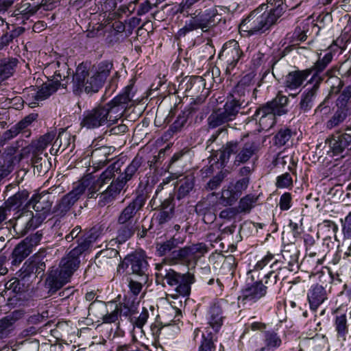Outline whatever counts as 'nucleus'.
Wrapping results in <instances>:
<instances>
[{
  "label": "nucleus",
  "instance_id": "a18cd8bd",
  "mask_svg": "<svg viewBox=\"0 0 351 351\" xmlns=\"http://www.w3.org/2000/svg\"><path fill=\"white\" fill-rule=\"evenodd\" d=\"M257 197L254 195H247L242 197L239 203L237 209L240 213H249L251 209L254 206L257 201Z\"/></svg>",
  "mask_w": 351,
  "mask_h": 351
},
{
  "label": "nucleus",
  "instance_id": "69168bd1",
  "mask_svg": "<svg viewBox=\"0 0 351 351\" xmlns=\"http://www.w3.org/2000/svg\"><path fill=\"white\" fill-rule=\"evenodd\" d=\"M279 206L282 210H287L291 206V195L289 193H285L280 196Z\"/></svg>",
  "mask_w": 351,
  "mask_h": 351
},
{
  "label": "nucleus",
  "instance_id": "6ab92c4d",
  "mask_svg": "<svg viewBox=\"0 0 351 351\" xmlns=\"http://www.w3.org/2000/svg\"><path fill=\"white\" fill-rule=\"evenodd\" d=\"M192 337L197 346V351H215L217 336L211 335L210 332H204L199 328H195Z\"/></svg>",
  "mask_w": 351,
  "mask_h": 351
},
{
  "label": "nucleus",
  "instance_id": "ea45409f",
  "mask_svg": "<svg viewBox=\"0 0 351 351\" xmlns=\"http://www.w3.org/2000/svg\"><path fill=\"white\" fill-rule=\"evenodd\" d=\"M239 197V193L233 189L232 185L222 190L220 202L225 206H232Z\"/></svg>",
  "mask_w": 351,
  "mask_h": 351
},
{
  "label": "nucleus",
  "instance_id": "de8ad7c7",
  "mask_svg": "<svg viewBox=\"0 0 351 351\" xmlns=\"http://www.w3.org/2000/svg\"><path fill=\"white\" fill-rule=\"evenodd\" d=\"M194 186V182L193 178H186L180 182L178 188V199L184 198L187 195L190 191H192Z\"/></svg>",
  "mask_w": 351,
  "mask_h": 351
},
{
  "label": "nucleus",
  "instance_id": "8fccbe9b",
  "mask_svg": "<svg viewBox=\"0 0 351 351\" xmlns=\"http://www.w3.org/2000/svg\"><path fill=\"white\" fill-rule=\"evenodd\" d=\"M141 158L138 157H135L132 162L127 167L125 170V175L121 174L120 176L126 181L129 180L134 173L136 171L138 168L141 166Z\"/></svg>",
  "mask_w": 351,
  "mask_h": 351
},
{
  "label": "nucleus",
  "instance_id": "7ed1b4c3",
  "mask_svg": "<svg viewBox=\"0 0 351 351\" xmlns=\"http://www.w3.org/2000/svg\"><path fill=\"white\" fill-rule=\"evenodd\" d=\"M91 245L89 239H84L78 242V245L71 250L59 264V267L51 271L47 282L51 289L55 290L60 289L67 283L74 272L80 265V256L88 250Z\"/></svg>",
  "mask_w": 351,
  "mask_h": 351
},
{
  "label": "nucleus",
  "instance_id": "7c9ffc66",
  "mask_svg": "<svg viewBox=\"0 0 351 351\" xmlns=\"http://www.w3.org/2000/svg\"><path fill=\"white\" fill-rule=\"evenodd\" d=\"M29 194L27 191H22L16 193L12 197H9L4 203V206L6 208H8L9 211L17 210V213H19V208L23 205L27 201Z\"/></svg>",
  "mask_w": 351,
  "mask_h": 351
},
{
  "label": "nucleus",
  "instance_id": "2eb2a0df",
  "mask_svg": "<svg viewBox=\"0 0 351 351\" xmlns=\"http://www.w3.org/2000/svg\"><path fill=\"white\" fill-rule=\"evenodd\" d=\"M24 140H18L10 146H8L3 153L4 163L7 167H11L19 164L23 158L28 157L25 147Z\"/></svg>",
  "mask_w": 351,
  "mask_h": 351
},
{
  "label": "nucleus",
  "instance_id": "603ef678",
  "mask_svg": "<svg viewBox=\"0 0 351 351\" xmlns=\"http://www.w3.org/2000/svg\"><path fill=\"white\" fill-rule=\"evenodd\" d=\"M187 247L193 258V260H195L200 256L204 255L208 251L206 245L203 243L193 244Z\"/></svg>",
  "mask_w": 351,
  "mask_h": 351
},
{
  "label": "nucleus",
  "instance_id": "052dcab7",
  "mask_svg": "<svg viewBox=\"0 0 351 351\" xmlns=\"http://www.w3.org/2000/svg\"><path fill=\"white\" fill-rule=\"evenodd\" d=\"M239 213V209L236 207H230L221 210L219 213V218L226 221L234 219Z\"/></svg>",
  "mask_w": 351,
  "mask_h": 351
},
{
  "label": "nucleus",
  "instance_id": "a878e982",
  "mask_svg": "<svg viewBox=\"0 0 351 351\" xmlns=\"http://www.w3.org/2000/svg\"><path fill=\"white\" fill-rule=\"evenodd\" d=\"M69 70V69L66 63L61 64L59 62H51L45 68L47 73H49L51 71H53L51 82L56 84L58 87L66 86L64 84H61L60 82L68 77Z\"/></svg>",
  "mask_w": 351,
  "mask_h": 351
},
{
  "label": "nucleus",
  "instance_id": "bb28decb",
  "mask_svg": "<svg viewBox=\"0 0 351 351\" xmlns=\"http://www.w3.org/2000/svg\"><path fill=\"white\" fill-rule=\"evenodd\" d=\"M319 86L318 84H313L311 88L305 89L301 95L299 106L303 112L309 111L313 107L317 95Z\"/></svg>",
  "mask_w": 351,
  "mask_h": 351
},
{
  "label": "nucleus",
  "instance_id": "a19ab883",
  "mask_svg": "<svg viewBox=\"0 0 351 351\" xmlns=\"http://www.w3.org/2000/svg\"><path fill=\"white\" fill-rule=\"evenodd\" d=\"M47 154H45L44 157L40 155H32V162L33 164L34 171H36L39 174L46 173L50 167Z\"/></svg>",
  "mask_w": 351,
  "mask_h": 351
},
{
  "label": "nucleus",
  "instance_id": "f03ea898",
  "mask_svg": "<svg viewBox=\"0 0 351 351\" xmlns=\"http://www.w3.org/2000/svg\"><path fill=\"white\" fill-rule=\"evenodd\" d=\"M53 198L47 191L34 194L25 205V208L10 221L15 220L14 227L24 226L25 230L36 228L50 213Z\"/></svg>",
  "mask_w": 351,
  "mask_h": 351
},
{
  "label": "nucleus",
  "instance_id": "b1692460",
  "mask_svg": "<svg viewBox=\"0 0 351 351\" xmlns=\"http://www.w3.org/2000/svg\"><path fill=\"white\" fill-rule=\"evenodd\" d=\"M38 12V7L32 5L30 3L21 1L17 3L14 10L11 14V17L15 19L16 21H22L24 25L31 16H34Z\"/></svg>",
  "mask_w": 351,
  "mask_h": 351
},
{
  "label": "nucleus",
  "instance_id": "f3484780",
  "mask_svg": "<svg viewBox=\"0 0 351 351\" xmlns=\"http://www.w3.org/2000/svg\"><path fill=\"white\" fill-rule=\"evenodd\" d=\"M131 266L132 274L142 278L143 282H147L149 276V264L144 254L135 253L126 258Z\"/></svg>",
  "mask_w": 351,
  "mask_h": 351
},
{
  "label": "nucleus",
  "instance_id": "338daca9",
  "mask_svg": "<svg viewBox=\"0 0 351 351\" xmlns=\"http://www.w3.org/2000/svg\"><path fill=\"white\" fill-rule=\"evenodd\" d=\"M43 234L39 232L29 235L23 240L32 250L34 246L37 245L42 239Z\"/></svg>",
  "mask_w": 351,
  "mask_h": 351
},
{
  "label": "nucleus",
  "instance_id": "774afa93",
  "mask_svg": "<svg viewBox=\"0 0 351 351\" xmlns=\"http://www.w3.org/2000/svg\"><path fill=\"white\" fill-rule=\"evenodd\" d=\"M147 282H143L142 278H140L139 281H136L134 280H130L129 282V288L130 291L134 295H137L140 293L142 290L143 284L146 283Z\"/></svg>",
  "mask_w": 351,
  "mask_h": 351
},
{
  "label": "nucleus",
  "instance_id": "680f3d73",
  "mask_svg": "<svg viewBox=\"0 0 351 351\" xmlns=\"http://www.w3.org/2000/svg\"><path fill=\"white\" fill-rule=\"evenodd\" d=\"M99 197L98 205L101 207L106 206L110 202V184H107L106 187L99 193L95 198Z\"/></svg>",
  "mask_w": 351,
  "mask_h": 351
},
{
  "label": "nucleus",
  "instance_id": "6e6552de",
  "mask_svg": "<svg viewBox=\"0 0 351 351\" xmlns=\"http://www.w3.org/2000/svg\"><path fill=\"white\" fill-rule=\"evenodd\" d=\"M110 113V103L85 110L80 118V125L86 129L98 128L107 122Z\"/></svg>",
  "mask_w": 351,
  "mask_h": 351
},
{
  "label": "nucleus",
  "instance_id": "49530a36",
  "mask_svg": "<svg viewBox=\"0 0 351 351\" xmlns=\"http://www.w3.org/2000/svg\"><path fill=\"white\" fill-rule=\"evenodd\" d=\"M347 117V112L343 109H338L332 117L327 121L326 128L332 129L343 122Z\"/></svg>",
  "mask_w": 351,
  "mask_h": 351
},
{
  "label": "nucleus",
  "instance_id": "473e14b6",
  "mask_svg": "<svg viewBox=\"0 0 351 351\" xmlns=\"http://www.w3.org/2000/svg\"><path fill=\"white\" fill-rule=\"evenodd\" d=\"M32 252L25 242L22 241L13 250L12 253V265H19Z\"/></svg>",
  "mask_w": 351,
  "mask_h": 351
},
{
  "label": "nucleus",
  "instance_id": "4be33fe9",
  "mask_svg": "<svg viewBox=\"0 0 351 351\" xmlns=\"http://www.w3.org/2000/svg\"><path fill=\"white\" fill-rule=\"evenodd\" d=\"M25 314L24 310L18 309L0 319V339L8 336L13 330L14 324L22 319Z\"/></svg>",
  "mask_w": 351,
  "mask_h": 351
},
{
  "label": "nucleus",
  "instance_id": "f704fd0d",
  "mask_svg": "<svg viewBox=\"0 0 351 351\" xmlns=\"http://www.w3.org/2000/svg\"><path fill=\"white\" fill-rule=\"evenodd\" d=\"M135 312V306L129 301L123 303L115 304L114 309L111 312V323L114 322L118 317H127Z\"/></svg>",
  "mask_w": 351,
  "mask_h": 351
},
{
  "label": "nucleus",
  "instance_id": "412c9836",
  "mask_svg": "<svg viewBox=\"0 0 351 351\" xmlns=\"http://www.w3.org/2000/svg\"><path fill=\"white\" fill-rule=\"evenodd\" d=\"M56 135V131L53 130L40 136L37 141L25 147V152L27 156L32 155H41L46 147L53 141Z\"/></svg>",
  "mask_w": 351,
  "mask_h": 351
},
{
  "label": "nucleus",
  "instance_id": "39448f33",
  "mask_svg": "<svg viewBox=\"0 0 351 351\" xmlns=\"http://www.w3.org/2000/svg\"><path fill=\"white\" fill-rule=\"evenodd\" d=\"M88 64L82 62L76 68L73 75L72 88L75 95H80L83 90L89 93H96L103 86L106 73L105 69L90 76Z\"/></svg>",
  "mask_w": 351,
  "mask_h": 351
},
{
  "label": "nucleus",
  "instance_id": "37998d69",
  "mask_svg": "<svg viewBox=\"0 0 351 351\" xmlns=\"http://www.w3.org/2000/svg\"><path fill=\"white\" fill-rule=\"evenodd\" d=\"M76 201L68 193L65 195L54 207V212L58 215H64L74 205Z\"/></svg>",
  "mask_w": 351,
  "mask_h": 351
},
{
  "label": "nucleus",
  "instance_id": "3c124183",
  "mask_svg": "<svg viewBox=\"0 0 351 351\" xmlns=\"http://www.w3.org/2000/svg\"><path fill=\"white\" fill-rule=\"evenodd\" d=\"M221 130H217L215 134H213L209 139H208L206 142V150H208L209 152L214 153L216 152V154L215 156L217 158V163L220 161L219 160V156H220V152L223 150V147L221 149H215V146H213V144L217 141L219 134L221 133ZM216 148H218V146H217Z\"/></svg>",
  "mask_w": 351,
  "mask_h": 351
},
{
  "label": "nucleus",
  "instance_id": "f8f14e48",
  "mask_svg": "<svg viewBox=\"0 0 351 351\" xmlns=\"http://www.w3.org/2000/svg\"><path fill=\"white\" fill-rule=\"evenodd\" d=\"M309 30L308 23H300L295 27L293 31L287 34L282 40V46L284 47L282 51V56H285L293 50L294 47L299 45L307 38V33Z\"/></svg>",
  "mask_w": 351,
  "mask_h": 351
},
{
  "label": "nucleus",
  "instance_id": "a211bd4d",
  "mask_svg": "<svg viewBox=\"0 0 351 351\" xmlns=\"http://www.w3.org/2000/svg\"><path fill=\"white\" fill-rule=\"evenodd\" d=\"M243 55L239 43L235 40L226 42L222 48L219 56L224 57L227 62V69L232 70L237 64Z\"/></svg>",
  "mask_w": 351,
  "mask_h": 351
},
{
  "label": "nucleus",
  "instance_id": "0e129e2a",
  "mask_svg": "<svg viewBox=\"0 0 351 351\" xmlns=\"http://www.w3.org/2000/svg\"><path fill=\"white\" fill-rule=\"evenodd\" d=\"M126 161V156L120 154L119 156L111 159V171L117 172Z\"/></svg>",
  "mask_w": 351,
  "mask_h": 351
},
{
  "label": "nucleus",
  "instance_id": "0eeeda50",
  "mask_svg": "<svg viewBox=\"0 0 351 351\" xmlns=\"http://www.w3.org/2000/svg\"><path fill=\"white\" fill-rule=\"evenodd\" d=\"M286 96L278 95L273 100L256 109L254 117L258 119L259 132L268 131L275 124L276 116H280L287 112L285 108L288 103Z\"/></svg>",
  "mask_w": 351,
  "mask_h": 351
},
{
  "label": "nucleus",
  "instance_id": "4d7b16f0",
  "mask_svg": "<svg viewBox=\"0 0 351 351\" xmlns=\"http://www.w3.org/2000/svg\"><path fill=\"white\" fill-rule=\"evenodd\" d=\"M293 185V180L290 173L286 172L276 178V186L277 188H289Z\"/></svg>",
  "mask_w": 351,
  "mask_h": 351
},
{
  "label": "nucleus",
  "instance_id": "cd10ccee",
  "mask_svg": "<svg viewBox=\"0 0 351 351\" xmlns=\"http://www.w3.org/2000/svg\"><path fill=\"white\" fill-rule=\"evenodd\" d=\"M193 261L188 247L172 251L163 261L170 265H189Z\"/></svg>",
  "mask_w": 351,
  "mask_h": 351
},
{
  "label": "nucleus",
  "instance_id": "c756f323",
  "mask_svg": "<svg viewBox=\"0 0 351 351\" xmlns=\"http://www.w3.org/2000/svg\"><path fill=\"white\" fill-rule=\"evenodd\" d=\"M181 279L176 285L173 287L177 294L182 296H188L191 293V286L195 282V277L190 273L182 274Z\"/></svg>",
  "mask_w": 351,
  "mask_h": 351
},
{
  "label": "nucleus",
  "instance_id": "4c0bfd02",
  "mask_svg": "<svg viewBox=\"0 0 351 351\" xmlns=\"http://www.w3.org/2000/svg\"><path fill=\"white\" fill-rule=\"evenodd\" d=\"M125 26L122 21H115L111 25V44L123 41L128 35L125 31Z\"/></svg>",
  "mask_w": 351,
  "mask_h": 351
},
{
  "label": "nucleus",
  "instance_id": "2f4dec72",
  "mask_svg": "<svg viewBox=\"0 0 351 351\" xmlns=\"http://www.w3.org/2000/svg\"><path fill=\"white\" fill-rule=\"evenodd\" d=\"M335 328L337 332V339L341 345H343V343L346 340V335L348 332L347 317L345 313L336 316L335 319Z\"/></svg>",
  "mask_w": 351,
  "mask_h": 351
},
{
  "label": "nucleus",
  "instance_id": "c85d7f7f",
  "mask_svg": "<svg viewBox=\"0 0 351 351\" xmlns=\"http://www.w3.org/2000/svg\"><path fill=\"white\" fill-rule=\"evenodd\" d=\"M145 200L143 197L138 196L135 198L120 214L118 221L121 224L127 223L133 217L135 213L144 205Z\"/></svg>",
  "mask_w": 351,
  "mask_h": 351
},
{
  "label": "nucleus",
  "instance_id": "423d86ee",
  "mask_svg": "<svg viewBox=\"0 0 351 351\" xmlns=\"http://www.w3.org/2000/svg\"><path fill=\"white\" fill-rule=\"evenodd\" d=\"M261 145L258 139L249 140L239 145L237 141L228 142L220 152V165L227 162L231 154H236L234 164L237 166L249 161L260 150Z\"/></svg>",
  "mask_w": 351,
  "mask_h": 351
},
{
  "label": "nucleus",
  "instance_id": "6e6d98bb",
  "mask_svg": "<svg viewBox=\"0 0 351 351\" xmlns=\"http://www.w3.org/2000/svg\"><path fill=\"white\" fill-rule=\"evenodd\" d=\"M132 234L131 228L128 225L124 226L119 229L118 235L115 239H111V242L114 241L115 243L119 244L125 242Z\"/></svg>",
  "mask_w": 351,
  "mask_h": 351
},
{
  "label": "nucleus",
  "instance_id": "dca6fc26",
  "mask_svg": "<svg viewBox=\"0 0 351 351\" xmlns=\"http://www.w3.org/2000/svg\"><path fill=\"white\" fill-rule=\"evenodd\" d=\"M155 277L158 284L165 286L166 283L173 287L176 285L181 278L182 274L178 273L167 265L165 261L155 264Z\"/></svg>",
  "mask_w": 351,
  "mask_h": 351
},
{
  "label": "nucleus",
  "instance_id": "79ce46f5",
  "mask_svg": "<svg viewBox=\"0 0 351 351\" xmlns=\"http://www.w3.org/2000/svg\"><path fill=\"white\" fill-rule=\"evenodd\" d=\"M327 66L328 65L322 62V61L319 59L312 67L307 69L306 70L311 71V74L313 73V76L308 81V83L319 85L320 82L324 80L319 74L326 68Z\"/></svg>",
  "mask_w": 351,
  "mask_h": 351
},
{
  "label": "nucleus",
  "instance_id": "5fc2aeb1",
  "mask_svg": "<svg viewBox=\"0 0 351 351\" xmlns=\"http://www.w3.org/2000/svg\"><path fill=\"white\" fill-rule=\"evenodd\" d=\"M223 108L234 120L240 109V104H239V101L232 99L231 101H227Z\"/></svg>",
  "mask_w": 351,
  "mask_h": 351
},
{
  "label": "nucleus",
  "instance_id": "58836bf2",
  "mask_svg": "<svg viewBox=\"0 0 351 351\" xmlns=\"http://www.w3.org/2000/svg\"><path fill=\"white\" fill-rule=\"evenodd\" d=\"M178 241L173 237L166 241L157 242L156 243V254L159 256H164L168 253L170 254L171 250L178 247Z\"/></svg>",
  "mask_w": 351,
  "mask_h": 351
},
{
  "label": "nucleus",
  "instance_id": "c03bdc74",
  "mask_svg": "<svg viewBox=\"0 0 351 351\" xmlns=\"http://www.w3.org/2000/svg\"><path fill=\"white\" fill-rule=\"evenodd\" d=\"M292 136V132L288 128H282L278 130L274 137V143L278 147L287 145Z\"/></svg>",
  "mask_w": 351,
  "mask_h": 351
},
{
  "label": "nucleus",
  "instance_id": "393cba45",
  "mask_svg": "<svg viewBox=\"0 0 351 351\" xmlns=\"http://www.w3.org/2000/svg\"><path fill=\"white\" fill-rule=\"evenodd\" d=\"M330 145L335 155L348 152L351 150V135L346 133H337L332 136Z\"/></svg>",
  "mask_w": 351,
  "mask_h": 351
},
{
  "label": "nucleus",
  "instance_id": "f257e3e1",
  "mask_svg": "<svg viewBox=\"0 0 351 351\" xmlns=\"http://www.w3.org/2000/svg\"><path fill=\"white\" fill-rule=\"evenodd\" d=\"M285 11L282 1L270 7L263 3L242 20L239 27V32L245 36L263 34L277 22Z\"/></svg>",
  "mask_w": 351,
  "mask_h": 351
},
{
  "label": "nucleus",
  "instance_id": "13d9d810",
  "mask_svg": "<svg viewBox=\"0 0 351 351\" xmlns=\"http://www.w3.org/2000/svg\"><path fill=\"white\" fill-rule=\"evenodd\" d=\"M126 182L125 179L121 176H119L114 182H111V199L115 198L121 193Z\"/></svg>",
  "mask_w": 351,
  "mask_h": 351
},
{
  "label": "nucleus",
  "instance_id": "20e7f679",
  "mask_svg": "<svg viewBox=\"0 0 351 351\" xmlns=\"http://www.w3.org/2000/svg\"><path fill=\"white\" fill-rule=\"evenodd\" d=\"M133 88V84L128 85L121 93L111 100V136H117L118 134H121L119 136L118 142L112 141L115 145L111 146V148L113 147L114 149L117 147L121 148L125 145V139L123 134L126 132L128 127L124 124H119L114 127L112 125L122 117L126 108V104L133 98L134 95Z\"/></svg>",
  "mask_w": 351,
  "mask_h": 351
},
{
  "label": "nucleus",
  "instance_id": "72a5a7b5",
  "mask_svg": "<svg viewBox=\"0 0 351 351\" xmlns=\"http://www.w3.org/2000/svg\"><path fill=\"white\" fill-rule=\"evenodd\" d=\"M233 119L227 114L223 108H219L212 112L208 118V123L210 128H215Z\"/></svg>",
  "mask_w": 351,
  "mask_h": 351
},
{
  "label": "nucleus",
  "instance_id": "1a4fd4ad",
  "mask_svg": "<svg viewBox=\"0 0 351 351\" xmlns=\"http://www.w3.org/2000/svg\"><path fill=\"white\" fill-rule=\"evenodd\" d=\"M224 316L221 303L218 300L213 301L206 314V324L204 332H210L211 335L217 336L223 324Z\"/></svg>",
  "mask_w": 351,
  "mask_h": 351
},
{
  "label": "nucleus",
  "instance_id": "aec40b11",
  "mask_svg": "<svg viewBox=\"0 0 351 351\" xmlns=\"http://www.w3.org/2000/svg\"><path fill=\"white\" fill-rule=\"evenodd\" d=\"M329 292L321 285H313L307 292V300L310 309L315 312L328 298Z\"/></svg>",
  "mask_w": 351,
  "mask_h": 351
},
{
  "label": "nucleus",
  "instance_id": "bf43d9fd",
  "mask_svg": "<svg viewBox=\"0 0 351 351\" xmlns=\"http://www.w3.org/2000/svg\"><path fill=\"white\" fill-rule=\"evenodd\" d=\"M204 84L202 77L199 76L189 77L186 83V91H191L193 89L199 88Z\"/></svg>",
  "mask_w": 351,
  "mask_h": 351
},
{
  "label": "nucleus",
  "instance_id": "09e8293b",
  "mask_svg": "<svg viewBox=\"0 0 351 351\" xmlns=\"http://www.w3.org/2000/svg\"><path fill=\"white\" fill-rule=\"evenodd\" d=\"M149 317L148 311L145 308H143V311L138 317L131 318V322L134 326V330L137 328L141 333H144L143 327L146 324Z\"/></svg>",
  "mask_w": 351,
  "mask_h": 351
},
{
  "label": "nucleus",
  "instance_id": "864d4df0",
  "mask_svg": "<svg viewBox=\"0 0 351 351\" xmlns=\"http://www.w3.org/2000/svg\"><path fill=\"white\" fill-rule=\"evenodd\" d=\"M34 267L31 258L28 259L19 271V277L22 280H25L32 274H35Z\"/></svg>",
  "mask_w": 351,
  "mask_h": 351
},
{
  "label": "nucleus",
  "instance_id": "c9c22d12",
  "mask_svg": "<svg viewBox=\"0 0 351 351\" xmlns=\"http://www.w3.org/2000/svg\"><path fill=\"white\" fill-rule=\"evenodd\" d=\"M18 62V60L13 58L0 59V77L5 80L12 75Z\"/></svg>",
  "mask_w": 351,
  "mask_h": 351
},
{
  "label": "nucleus",
  "instance_id": "ddd939ff",
  "mask_svg": "<svg viewBox=\"0 0 351 351\" xmlns=\"http://www.w3.org/2000/svg\"><path fill=\"white\" fill-rule=\"evenodd\" d=\"M110 167L103 171L99 178L95 180L92 173L84 176L82 179V183L85 191H87L88 198H95L97 191H101L110 182Z\"/></svg>",
  "mask_w": 351,
  "mask_h": 351
},
{
  "label": "nucleus",
  "instance_id": "e433bc0d",
  "mask_svg": "<svg viewBox=\"0 0 351 351\" xmlns=\"http://www.w3.org/2000/svg\"><path fill=\"white\" fill-rule=\"evenodd\" d=\"M58 88L57 84H53L51 81L43 84L34 96L35 101L32 104H36L40 101L46 99L55 93Z\"/></svg>",
  "mask_w": 351,
  "mask_h": 351
},
{
  "label": "nucleus",
  "instance_id": "5701e85b",
  "mask_svg": "<svg viewBox=\"0 0 351 351\" xmlns=\"http://www.w3.org/2000/svg\"><path fill=\"white\" fill-rule=\"evenodd\" d=\"M311 75L310 70H298L289 72L285 78L284 86L286 89L294 90L299 88Z\"/></svg>",
  "mask_w": 351,
  "mask_h": 351
},
{
  "label": "nucleus",
  "instance_id": "9b49d317",
  "mask_svg": "<svg viewBox=\"0 0 351 351\" xmlns=\"http://www.w3.org/2000/svg\"><path fill=\"white\" fill-rule=\"evenodd\" d=\"M213 25V21L210 16L204 14H198L185 21L184 25L178 29L175 38L176 40H179L197 29H201L203 32H207Z\"/></svg>",
  "mask_w": 351,
  "mask_h": 351
},
{
  "label": "nucleus",
  "instance_id": "9d476101",
  "mask_svg": "<svg viewBox=\"0 0 351 351\" xmlns=\"http://www.w3.org/2000/svg\"><path fill=\"white\" fill-rule=\"evenodd\" d=\"M263 346L257 337L250 340V347L252 351H275L280 347L282 339L274 330H265L261 334Z\"/></svg>",
  "mask_w": 351,
  "mask_h": 351
},
{
  "label": "nucleus",
  "instance_id": "4468645a",
  "mask_svg": "<svg viewBox=\"0 0 351 351\" xmlns=\"http://www.w3.org/2000/svg\"><path fill=\"white\" fill-rule=\"evenodd\" d=\"M267 287L261 281H258L246 287L238 298V302L243 306H250L264 297L267 293Z\"/></svg>",
  "mask_w": 351,
  "mask_h": 351
},
{
  "label": "nucleus",
  "instance_id": "e2e57ef3",
  "mask_svg": "<svg viewBox=\"0 0 351 351\" xmlns=\"http://www.w3.org/2000/svg\"><path fill=\"white\" fill-rule=\"evenodd\" d=\"M84 192L85 190L80 180L75 184L72 191L68 194L77 202Z\"/></svg>",
  "mask_w": 351,
  "mask_h": 351
}]
</instances>
